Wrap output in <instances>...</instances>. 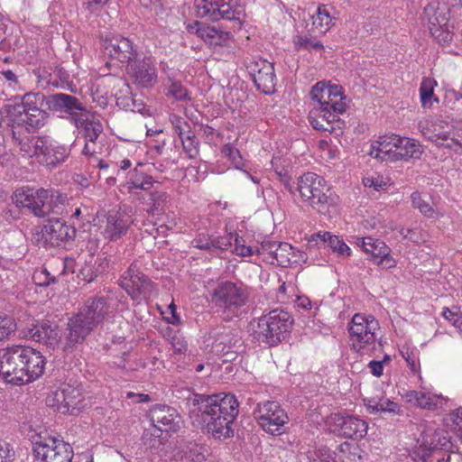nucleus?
<instances>
[{"instance_id":"obj_44","label":"nucleus","mask_w":462,"mask_h":462,"mask_svg":"<svg viewBox=\"0 0 462 462\" xmlns=\"http://www.w3.org/2000/svg\"><path fill=\"white\" fill-rule=\"evenodd\" d=\"M293 254V247L288 243L280 242L274 252V259L278 265L287 267L291 263V257Z\"/></svg>"},{"instance_id":"obj_50","label":"nucleus","mask_w":462,"mask_h":462,"mask_svg":"<svg viewBox=\"0 0 462 462\" xmlns=\"http://www.w3.org/2000/svg\"><path fill=\"white\" fill-rule=\"evenodd\" d=\"M50 203L53 215H63L66 198L55 190H49Z\"/></svg>"},{"instance_id":"obj_35","label":"nucleus","mask_w":462,"mask_h":462,"mask_svg":"<svg viewBox=\"0 0 462 462\" xmlns=\"http://www.w3.org/2000/svg\"><path fill=\"white\" fill-rule=\"evenodd\" d=\"M424 14L428 20L429 27L448 24L449 17L448 8L439 3L429 4L424 8Z\"/></svg>"},{"instance_id":"obj_25","label":"nucleus","mask_w":462,"mask_h":462,"mask_svg":"<svg viewBox=\"0 0 462 462\" xmlns=\"http://www.w3.org/2000/svg\"><path fill=\"white\" fill-rule=\"evenodd\" d=\"M74 125L79 129L80 134L86 141L83 148L84 155H93L97 152L90 145L95 144L100 134L103 133V125L99 121L89 120L85 115L81 118H75Z\"/></svg>"},{"instance_id":"obj_9","label":"nucleus","mask_w":462,"mask_h":462,"mask_svg":"<svg viewBox=\"0 0 462 462\" xmlns=\"http://www.w3.org/2000/svg\"><path fill=\"white\" fill-rule=\"evenodd\" d=\"M119 285L134 300L149 298L154 290V283L139 270L135 262L124 272Z\"/></svg>"},{"instance_id":"obj_56","label":"nucleus","mask_w":462,"mask_h":462,"mask_svg":"<svg viewBox=\"0 0 462 462\" xmlns=\"http://www.w3.org/2000/svg\"><path fill=\"white\" fill-rule=\"evenodd\" d=\"M235 234L230 233L225 236H219L213 239V245H214V251L219 250L224 251L226 250L231 245L232 241L234 240Z\"/></svg>"},{"instance_id":"obj_52","label":"nucleus","mask_w":462,"mask_h":462,"mask_svg":"<svg viewBox=\"0 0 462 462\" xmlns=\"http://www.w3.org/2000/svg\"><path fill=\"white\" fill-rule=\"evenodd\" d=\"M363 183L365 187L373 188L374 189L380 191L384 190L389 186L388 181H386L383 177H365L363 179Z\"/></svg>"},{"instance_id":"obj_51","label":"nucleus","mask_w":462,"mask_h":462,"mask_svg":"<svg viewBox=\"0 0 462 462\" xmlns=\"http://www.w3.org/2000/svg\"><path fill=\"white\" fill-rule=\"evenodd\" d=\"M183 150L189 158H195L199 154L198 142L191 133H188L186 136L180 138Z\"/></svg>"},{"instance_id":"obj_48","label":"nucleus","mask_w":462,"mask_h":462,"mask_svg":"<svg viewBox=\"0 0 462 462\" xmlns=\"http://www.w3.org/2000/svg\"><path fill=\"white\" fill-rule=\"evenodd\" d=\"M431 36L439 43L447 44L452 41L453 32L449 31L448 24L429 27Z\"/></svg>"},{"instance_id":"obj_37","label":"nucleus","mask_w":462,"mask_h":462,"mask_svg":"<svg viewBox=\"0 0 462 462\" xmlns=\"http://www.w3.org/2000/svg\"><path fill=\"white\" fill-rule=\"evenodd\" d=\"M448 142L445 148L457 151L462 148V120H452L450 122Z\"/></svg>"},{"instance_id":"obj_58","label":"nucleus","mask_w":462,"mask_h":462,"mask_svg":"<svg viewBox=\"0 0 462 462\" xmlns=\"http://www.w3.org/2000/svg\"><path fill=\"white\" fill-rule=\"evenodd\" d=\"M442 315L445 319L448 320L455 328L458 322L462 319V312L457 309L444 308Z\"/></svg>"},{"instance_id":"obj_28","label":"nucleus","mask_w":462,"mask_h":462,"mask_svg":"<svg viewBox=\"0 0 462 462\" xmlns=\"http://www.w3.org/2000/svg\"><path fill=\"white\" fill-rule=\"evenodd\" d=\"M402 397L413 406L430 411L441 408L444 402L441 395L419 391H406Z\"/></svg>"},{"instance_id":"obj_32","label":"nucleus","mask_w":462,"mask_h":462,"mask_svg":"<svg viewBox=\"0 0 462 462\" xmlns=\"http://www.w3.org/2000/svg\"><path fill=\"white\" fill-rule=\"evenodd\" d=\"M107 265L106 258L95 259L90 256L89 261H87L79 269L78 277L87 282H91L106 270Z\"/></svg>"},{"instance_id":"obj_59","label":"nucleus","mask_w":462,"mask_h":462,"mask_svg":"<svg viewBox=\"0 0 462 462\" xmlns=\"http://www.w3.org/2000/svg\"><path fill=\"white\" fill-rule=\"evenodd\" d=\"M130 178L137 182L148 183L149 189H151L152 187V184L154 182L152 176L147 175V174L143 173V171H139L137 167L133 170V171L131 172Z\"/></svg>"},{"instance_id":"obj_5","label":"nucleus","mask_w":462,"mask_h":462,"mask_svg":"<svg viewBox=\"0 0 462 462\" xmlns=\"http://www.w3.org/2000/svg\"><path fill=\"white\" fill-rule=\"evenodd\" d=\"M247 300L245 287L233 282H219L211 293L212 303L226 320L240 317Z\"/></svg>"},{"instance_id":"obj_42","label":"nucleus","mask_w":462,"mask_h":462,"mask_svg":"<svg viewBox=\"0 0 462 462\" xmlns=\"http://www.w3.org/2000/svg\"><path fill=\"white\" fill-rule=\"evenodd\" d=\"M293 42L297 51H321L324 48L319 41L310 35H298L294 38Z\"/></svg>"},{"instance_id":"obj_26","label":"nucleus","mask_w":462,"mask_h":462,"mask_svg":"<svg viewBox=\"0 0 462 462\" xmlns=\"http://www.w3.org/2000/svg\"><path fill=\"white\" fill-rule=\"evenodd\" d=\"M109 312V305L105 297H95L88 299L79 314L81 315L87 323L90 324L93 328L98 326Z\"/></svg>"},{"instance_id":"obj_29","label":"nucleus","mask_w":462,"mask_h":462,"mask_svg":"<svg viewBox=\"0 0 462 462\" xmlns=\"http://www.w3.org/2000/svg\"><path fill=\"white\" fill-rule=\"evenodd\" d=\"M393 140L396 142L395 154H393V161H407L411 158H420L422 153V149L419 142L414 139L393 135Z\"/></svg>"},{"instance_id":"obj_22","label":"nucleus","mask_w":462,"mask_h":462,"mask_svg":"<svg viewBox=\"0 0 462 462\" xmlns=\"http://www.w3.org/2000/svg\"><path fill=\"white\" fill-rule=\"evenodd\" d=\"M24 337L32 339L33 341L43 343L51 348H54L59 345L60 335L56 324H51L50 321H42L36 324L32 323L31 327L27 328Z\"/></svg>"},{"instance_id":"obj_1","label":"nucleus","mask_w":462,"mask_h":462,"mask_svg":"<svg viewBox=\"0 0 462 462\" xmlns=\"http://www.w3.org/2000/svg\"><path fill=\"white\" fill-rule=\"evenodd\" d=\"M44 99L42 93L29 92L19 103L6 106L13 138L20 152L27 157L39 159L46 141L44 137L29 134L30 131L40 129L46 123L48 113L42 108Z\"/></svg>"},{"instance_id":"obj_16","label":"nucleus","mask_w":462,"mask_h":462,"mask_svg":"<svg viewBox=\"0 0 462 462\" xmlns=\"http://www.w3.org/2000/svg\"><path fill=\"white\" fill-rule=\"evenodd\" d=\"M49 406L55 407L60 412H73L79 411L84 405V398L79 389L70 385H65L55 391L46 400Z\"/></svg>"},{"instance_id":"obj_54","label":"nucleus","mask_w":462,"mask_h":462,"mask_svg":"<svg viewBox=\"0 0 462 462\" xmlns=\"http://www.w3.org/2000/svg\"><path fill=\"white\" fill-rule=\"evenodd\" d=\"M192 244L199 249L205 250L209 253L214 252L213 239L206 235H199L192 241Z\"/></svg>"},{"instance_id":"obj_4","label":"nucleus","mask_w":462,"mask_h":462,"mask_svg":"<svg viewBox=\"0 0 462 462\" xmlns=\"http://www.w3.org/2000/svg\"><path fill=\"white\" fill-rule=\"evenodd\" d=\"M296 189L302 200L319 214L330 216L335 211V197L322 177L306 172L299 177Z\"/></svg>"},{"instance_id":"obj_2","label":"nucleus","mask_w":462,"mask_h":462,"mask_svg":"<svg viewBox=\"0 0 462 462\" xmlns=\"http://www.w3.org/2000/svg\"><path fill=\"white\" fill-rule=\"evenodd\" d=\"M186 400L190 412H200L208 432L215 439L224 440L233 437L232 425L239 412V403L235 395L189 393Z\"/></svg>"},{"instance_id":"obj_36","label":"nucleus","mask_w":462,"mask_h":462,"mask_svg":"<svg viewBox=\"0 0 462 462\" xmlns=\"http://www.w3.org/2000/svg\"><path fill=\"white\" fill-rule=\"evenodd\" d=\"M328 97V110L335 113L337 116L342 114L346 110V103L343 102L344 97L342 88L339 86H329L328 90H322Z\"/></svg>"},{"instance_id":"obj_64","label":"nucleus","mask_w":462,"mask_h":462,"mask_svg":"<svg viewBox=\"0 0 462 462\" xmlns=\"http://www.w3.org/2000/svg\"><path fill=\"white\" fill-rule=\"evenodd\" d=\"M397 404L390 400L375 403L373 406V411H395Z\"/></svg>"},{"instance_id":"obj_61","label":"nucleus","mask_w":462,"mask_h":462,"mask_svg":"<svg viewBox=\"0 0 462 462\" xmlns=\"http://www.w3.org/2000/svg\"><path fill=\"white\" fill-rule=\"evenodd\" d=\"M317 459L313 462H336L335 454L328 448H320L316 452Z\"/></svg>"},{"instance_id":"obj_27","label":"nucleus","mask_w":462,"mask_h":462,"mask_svg":"<svg viewBox=\"0 0 462 462\" xmlns=\"http://www.w3.org/2000/svg\"><path fill=\"white\" fill-rule=\"evenodd\" d=\"M94 328H95L88 324V322L87 323V320L78 313L68 322L65 347H73L77 344L82 343Z\"/></svg>"},{"instance_id":"obj_12","label":"nucleus","mask_w":462,"mask_h":462,"mask_svg":"<svg viewBox=\"0 0 462 462\" xmlns=\"http://www.w3.org/2000/svg\"><path fill=\"white\" fill-rule=\"evenodd\" d=\"M40 234L44 245L60 246L74 240L76 228L68 225L63 218L52 217L42 227Z\"/></svg>"},{"instance_id":"obj_20","label":"nucleus","mask_w":462,"mask_h":462,"mask_svg":"<svg viewBox=\"0 0 462 462\" xmlns=\"http://www.w3.org/2000/svg\"><path fill=\"white\" fill-rule=\"evenodd\" d=\"M106 222L103 230V236L109 241H117L126 235L133 224L129 215L120 208H113L106 213Z\"/></svg>"},{"instance_id":"obj_11","label":"nucleus","mask_w":462,"mask_h":462,"mask_svg":"<svg viewBox=\"0 0 462 462\" xmlns=\"http://www.w3.org/2000/svg\"><path fill=\"white\" fill-rule=\"evenodd\" d=\"M33 453L42 462H70L73 457L71 446L56 438H48L35 442Z\"/></svg>"},{"instance_id":"obj_17","label":"nucleus","mask_w":462,"mask_h":462,"mask_svg":"<svg viewBox=\"0 0 462 462\" xmlns=\"http://www.w3.org/2000/svg\"><path fill=\"white\" fill-rule=\"evenodd\" d=\"M330 420L333 432L345 439L358 440L367 433L366 421L356 416L334 414Z\"/></svg>"},{"instance_id":"obj_23","label":"nucleus","mask_w":462,"mask_h":462,"mask_svg":"<svg viewBox=\"0 0 462 462\" xmlns=\"http://www.w3.org/2000/svg\"><path fill=\"white\" fill-rule=\"evenodd\" d=\"M450 122L444 120H420L418 124V129L420 134L429 141L434 143L437 146L444 147L448 142Z\"/></svg>"},{"instance_id":"obj_60","label":"nucleus","mask_w":462,"mask_h":462,"mask_svg":"<svg viewBox=\"0 0 462 462\" xmlns=\"http://www.w3.org/2000/svg\"><path fill=\"white\" fill-rule=\"evenodd\" d=\"M217 341H219V345H223L222 351L226 350V352L230 351L233 347L236 346V343L240 341L238 338L231 337L229 334L219 335L217 338Z\"/></svg>"},{"instance_id":"obj_46","label":"nucleus","mask_w":462,"mask_h":462,"mask_svg":"<svg viewBox=\"0 0 462 462\" xmlns=\"http://www.w3.org/2000/svg\"><path fill=\"white\" fill-rule=\"evenodd\" d=\"M17 325L12 317L0 315V342L14 335Z\"/></svg>"},{"instance_id":"obj_18","label":"nucleus","mask_w":462,"mask_h":462,"mask_svg":"<svg viewBox=\"0 0 462 462\" xmlns=\"http://www.w3.org/2000/svg\"><path fill=\"white\" fill-rule=\"evenodd\" d=\"M130 80L138 88H152L157 82V73L150 58L136 60L127 65Z\"/></svg>"},{"instance_id":"obj_13","label":"nucleus","mask_w":462,"mask_h":462,"mask_svg":"<svg viewBox=\"0 0 462 462\" xmlns=\"http://www.w3.org/2000/svg\"><path fill=\"white\" fill-rule=\"evenodd\" d=\"M197 15L211 21L220 19L235 20L238 12L233 6V0H195Z\"/></svg>"},{"instance_id":"obj_33","label":"nucleus","mask_w":462,"mask_h":462,"mask_svg":"<svg viewBox=\"0 0 462 462\" xmlns=\"http://www.w3.org/2000/svg\"><path fill=\"white\" fill-rule=\"evenodd\" d=\"M364 251L370 254L377 264H383L384 261H390V249L384 242L373 237H365L362 241Z\"/></svg>"},{"instance_id":"obj_14","label":"nucleus","mask_w":462,"mask_h":462,"mask_svg":"<svg viewBox=\"0 0 462 462\" xmlns=\"http://www.w3.org/2000/svg\"><path fill=\"white\" fill-rule=\"evenodd\" d=\"M104 54L121 63L132 62L137 56V51L132 41L123 36H106L102 39Z\"/></svg>"},{"instance_id":"obj_15","label":"nucleus","mask_w":462,"mask_h":462,"mask_svg":"<svg viewBox=\"0 0 462 462\" xmlns=\"http://www.w3.org/2000/svg\"><path fill=\"white\" fill-rule=\"evenodd\" d=\"M48 109L52 112L65 114L69 116L71 123L75 124V118H81L86 112L82 102L74 96L56 93L46 97Z\"/></svg>"},{"instance_id":"obj_47","label":"nucleus","mask_w":462,"mask_h":462,"mask_svg":"<svg viewBox=\"0 0 462 462\" xmlns=\"http://www.w3.org/2000/svg\"><path fill=\"white\" fill-rule=\"evenodd\" d=\"M329 86H327L324 82H318L315 84L310 91V97L312 100L317 102L315 107H322L328 109V97L327 95L321 92V90H328Z\"/></svg>"},{"instance_id":"obj_24","label":"nucleus","mask_w":462,"mask_h":462,"mask_svg":"<svg viewBox=\"0 0 462 462\" xmlns=\"http://www.w3.org/2000/svg\"><path fill=\"white\" fill-rule=\"evenodd\" d=\"M49 198V189H39L33 190L31 189H17L13 197V202L17 207L28 208L33 215L37 216L36 208H42L44 202Z\"/></svg>"},{"instance_id":"obj_30","label":"nucleus","mask_w":462,"mask_h":462,"mask_svg":"<svg viewBox=\"0 0 462 462\" xmlns=\"http://www.w3.org/2000/svg\"><path fill=\"white\" fill-rule=\"evenodd\" d=\"M69 154V149L58 144H48L47 140L43 145L42 152L39 157V162L47 167H55L65 162Z\"/></svg>"},{"instance_id":"obj_3","label":"nucleus","mask_w":462,"mask_h":462,"mask_svg":"<svg viewBox=\"0 0 462 462\" xmlns=\"http://www.w3.org/2000/svg\"><path fill=\"white\" fill-rule=\"evenodd\" d=\"M45 357L30 346L13 345L0 349V378L5 383L23 385L41 377Z\"/></svg>"},{"instance_id":"obj_45","label":"nucleus","mask_w":462,"mask_h":462,"mask_svg":"<svg viewBox=\"0 0 462 462\" xmlns=\"http://www.w3.org/2000/svg\"><path fill=\"white\" fill-rule=\"evenodd\" d=\"M202 447L197 444H190L181 451L180 462H203L205 456L202 453Z\"/></svg>"},{"instance_id":"obj_21","label":"nucleus","mask_w":462,"mask_h":462,"mask_svg":"<svg viewBox=\"0 0 462 462\" xmlns=\"http://www.w3.org/2000/svg\"><path fill=\"white\" fill-rule=\"evenodd\" d=\"M309 121L312 127L319 131L328 132L340 135L344 122L338 116L330 110L322 107H313L309 115Z\"/></svg>"},{"instance_id":"obj_62","label":"nucleus","mask_w":462,"mask_h":462,"mask_svg":"<svg viewBox=\"0 0 462 462\" xmlns=\"http://www.w3.org/2000/svg\"><path fill=\"white\" fill-rule=\"evenodd\" d=\"M170 343L176 354H182L187 350V342L176 335L171 337Z\"/></svg>"},{"instance_id":"obj_49","label":"nucleus","mask_w":462,"mask_h":462,"mask_svg":"<svg viewBox=\"0 0 462 462\" xmlns=\"http://www.w3.org/2000/svg\"><path fill=\"white\" fill-rule=\"evenodd\" d=\"M32 280L38 286H49L51 283L58 282L59 276L51 273L47 268H42L33 273Z\"/></svg>"},{"instance_id":"obj_55","label":"nucleus","mask_w":462,"mask_h":462,"mask_svg":"<svg viewBox=\"0 0 462 462\" xmlns=\"http://www.w3.org/2000/svg\"><path fill=\"white\" fill-rule=\"evenodd\" d=\"M172 124L175 133L179 135L180 138L186 136L188 133H191L189 125L181 117L174 116Z\"/></svg>"},{"instance_id":"obj_34","label":"nucleus","mask_w":462,"mask_h":462,"mask_svg":"<svg viewBox=\"0 0 462 462\" xmlns=\"http://www.w3.org/2000/svg\"><path fill=\"white\" fill-rule=\"evenodd\" d=\"M144 204L147 206L148 214L160 216L169 208L170 199L164 191H150L147 198H143Z\"/></svg>"},{"instance_id":"obj_57","label":"nucleus","mask_w":462,"mask_h":462,"mask_svg":"<svg viewBox=\"0 0 462 462\" xmlns=\"http://www.w3.org/2000/svg\"><path fill=\"white\" fill-rule=\"evenodd\" d=\"M222 153L229 160H231L236 167L241 162L242 157L240 155V152L236 148L233 147L230 143L223 146Z\"/></svg>"},{"instance_id":"obj_43","label":"nucleus","mask_w":462,"mask_h":462,"mask_svg":"<svg viewBox=\"0 0 462 462\" xmlns=\"http://www.w3.org/2000/svg\"><path fill=\"white\" fill-rule=\"evenodd\" d=\"M436 81L430 78L423 79L420 87V102L423 107H430L432 105V97L434 95V87Z\"/></svg>"},{"instance_id":"obj_53","label":"nucleus","mask_w":462,"mask_h":462,"mask_svg":"<svg viewBox=\"0 0 462 462\" xmlns=\"http://www.w3.org/2000/svg\"><path fill=\"white\" fill-rule=\"evenodd\" d=\"M233 251L241 256H249L254 253L252 247L245 245L243 237H240L237 234H235Z\"/></svg>"},{"instance_id":"obj_41","label":"nucleus","mask_w":462,"mask_h":462,"mask_svg":"<svg viewBox=\"0 0 462 462\" xmlns=\"http://www.w3.org/2000/svg\"><path fill=\"white\" fill-rule=\"evenodd\" d=\"M412 206L428 217H433L435 210L430 203V197L415 191L411 195Z\"/></svg>"},{"instance_id":"obj_39","label":"nucleus","mask_w":462,"mask_h":462,"mask_svg":"<svg viewBox=\"0 0 462 462\" xmlns=\"http://www.w3.org/2000/svg\"><path fill=\"white\" fill-rule=\"evenodd\" d=\"M393 135L394 134L380 136L376 142L379 146V152L383 154L380 155L382 162H394L393 154H395L396 142L393 140Z\"/></svg>"},{"instance_id":"obj_7","label":"nucleus","mask_w":462,"mask_h":462,"mask_svg":"<svg viewBox=\"0 0 462 462\" xmlns=\"http://www.w3.org/2000/svg\"><path fill=\"white\" fill-rule=\"evenodd\" d=\"M253 414L261 429L272 435L282 434V427L289 422L287 412L274 401L257 403Z\"/></svg>"},{"instance_id":"obj_8","label":"nucleus","mask_w":462,"mask_h":462,"mask_svg":"<svg viewBox=\"0 0 462 462\" xmlns=\"http://www.w3.org/2000/svg\"><path fill=\"white\" fill-rule=\"evenodd\" d=\"M378 328V321L373 316L355 314L348 325L353 348L365 354V347L374 344L373 349H375V330Z\"/></svg>"},{"instance_id":"obj_31","label":"nucleus","mask_w":462,"mask_h":462,"mask_svg":"<svg viewBox=\"0 0 462 462\" xmlns=\"http://www.w3.org/2000/svg\"><path fill=\"white\" fill-rule=\"evenodd\" d=\"M310 243L315 242L317 245L330 247L333 252L337 253L341 256L350 255V248L347 245L337 236L331 235L329 232L316 233L311 235Z\"/></svg>"},{"instance_id":"obj_19","label":"nucleus","mask_w":462,"mask_h":462,"mask_svg":"<svg viewBox=\"0 0 462 462\" xmlns=\"http://www.w3.org/2000/svg\"><path fill=\"white\" fill-rule=\"evenodd\" d=\"M152 425L161 432H177L181 427V418L177 411L167 405H156L150 411Z\"/></svg>"},{"instance_id":"obj_40","label":"nucleus","mask_w":462,"mask_h":462,"mask_svg":"<svg viewBox=\"0 0 462 462\" xmlns=\"http://www.w3.org/2000/svg\"><path fill=\"white\" fill-rule=\"evenodd\" d=\"M313 25L320 33H325L332 23V17L327 6H319L316 14L312 16Z\"/></svg>"},{"instance_id":"obj_6","label":"nucleus","mask_w":462,"mask_h":462,"mask_svg":"<svg viewBox=\"0 0 462 462\" xmlns=\"http://www.w3.org/2000/svg\"><path fill=\"white\" fill-rule=\"evenodd\" d=\"M293 322V318L289 312L273 310L260 317L256 326L252 323L254 338L270 346H275L291 333Z\"/></svg>"},{"instance_id":"obj_63","label":"nucleus","mask_w":462,"mask_h":462,"mask_svg":"<svg viewBox=\"0 0 462 462\" xmlns=\"http://www.w3.org/2000/svg\"><path fill=\"white\" fill-rule=\"evenodd\" d=\"M435 448H437V445L431 442L429 447L426 445L424 447H420L418 451H414V455L418 456L421 462H425Z\"/></svg>"},{"instance_id":"obj_10","label":"nucleus","mask_w":462,"mask_h":462,"mask_svg":"<svg viewBox=\"0 0 462 462\" xmlns=\"http://www.w3.org/2000/svg\"><path fill=\"white\" fill-rule=\"evenodd\" d=\"M245 68L258 90L264 94H272L275 89L276 76L272 62L258 56L247 58Z\"/></svg>"},{"instance_id":"obj_38","label":"nucleus","mask_w":462,"mask_h":462,"mask_svg":"<svg viewBox=\"0 0 462 462\" xmlns=\"http://www.w3.org/2000/svg\"><path fill=\"white\" fill-rule=\"evenodd\" d=\"M168 92L167 95L172 97L178 101L190 100L187 88L175 79L173 72L168 73Z\"/></svg>"}]
</instances>
